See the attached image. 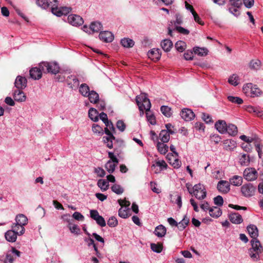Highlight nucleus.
Instances as JSON below:
<instances>
[{"label": "nucleus", "instance_id": "a18cd8bd", "mask_svg": "<svg viewBox=\"0 0 263 263\" xmlns=\"http://www.w3.org/2000/svg\"><path fill=\"white\" fill-rule=\"evenodd\" d=\"M162 113L166 117H170L172 115L171 109L167 106H162L160 108Z\"/></svg>", "mask_w": 263, "mask_h": 263}, {"label": "nucleus", "instance_id": "2eb2a0df", "mask_svg": "<svg viewBox=\"0 0 263 263\" xmlns=\"http://www.w3.org/2000/svg\"><path fill=\"white\" fill-rule=\"evenodd\" d=\"M180 116L182 119L186 121H191L195 117L193 111L190 109L184 108L180 112Z\"/></svg>", "mask_w": 263, "mask_h": 263}, {"label": "nucleus", "instance_id": "1a4fd4ad", "mask_svg": "<svg viewBox=\"0 0 263 263\" xmlns=\"http://www.w3.org/2000/svg\"><path fill=\"white\" fill-rule=\"evenodd\" d=\"M243 176L246 180L249 181H251L255 180L257 178L258 173L254 168L249 167L245 170Z\"/></svg>", "mask_w": 263, "mask_h": 263}, {"label": "nucleus", "instance_id": "cd10ccee", "mask_svg": "<svg viewBox=\"0 0 263 263\" xmlns=\"http://www.w3.org/2000/svg\"><path fill=\"white\" fill-rule=\"evenodd\" d=\"M79 91L82 96L86 97L88 95L90 90L87 84L83 83L79 86Z\"/></svg>", "mask_w": 263, "mask_h": 263}, {"label": "nucleus", "instance_id": "f704fd0d", "mask_svg": "<svg viewBox=\"0 0 263 263\" xmlns=\"http://www.w3.org/2000/svg\"><path fill=\"white\" fill-rule=\"evenodd\" d=\"M170 133L167 130H162L159 134V138L162 142L166 143L170 140Z\"/></svg>", "mask_w": 263, "mask_h": 263}, {"label": "nucleus", "instance_id": "3c124183", "mask_svg": "<svg viewBox=\"0 0 263 263\" xmlns=\"http://www.w3.org/2000/svg\"><path fill=\"white\" fill-rule=\"evenodd\" d=\"M14 261V258L12 253L10 251H8L6 253V258L4 260V263H13Z\"/></svg>", "mask_w": 263, "mask_h": 263}, {"label": "nucleus", "instance_id": "473e14b6", "mask_svg": "<svg viewBox=\"0 0 263 263\" xmlns=\"http://www.w3.org/2000/svg\"><path fill=\"white\" fill-rule=\"evenodd\" d=\"M229 135L234 136L237 134L238 130L236 125L233 124H229L227 127V132Z\"/></svg>", "mask_w": 263, "mask_h": 263}, {"label": "nucleus", "instance_id": "f8f14e48", "mask_svg": "<svg viewBox=\"0 0 263 263\" xmlns=\"http://www.w3.org/2000/svg\"><path fill=\"white\" fill-rule=\"evenodd\" d=\"M217 189L221 193L227 194L230 191V183L226 180H220L217 183Z\"/></svg>", "mask_w": 263, "mask_h": 263}, {"label": "nucleus", "instance_id": "49530a36", "mask_svg": "<svg viewBox=\"0 0 263 263\" xmlns=\"http://www.w3.org/2000/svg\"><path fill=\"white\" fill-rule=\"evenodd\" d=\"M129 210V208H123L122 206L118 212L119 216L123 218H126L128 216V211Z\"/></svg>", "mask_w": 263, "mask_h": 263}, {"label": "nucleus", "instance_id": "c9c22d12", "mask_svg": "<svg viewBox=\"0 0 263 263\" xmlns=\"http://www.w3.org/2000/svg\"><path fill=\"white\" fill-rule=\"evenodd\" d=\"M97 185L103 192L106 191L109 187L108 182L104 179H99L98 181Z\"/></svg>", "mask_w": 263, "mask_h": 263}, {"label": "nucleus", "instance_id": "052dcab7", "mask_svg": "<svg viewBox=\"0 0 263 263\" xmlns=\"http://www.w3.org/2000/svg\"><path fill=\"white\" fill-rule=\"evenodd\" d=\"M126 125L125 123L122 120H119L117 122V127L121 132H123L125 130Z\"/></svg>", "mask_w": 263, "mask_h": 263}, {"label": "nucleus", "instance_id": "7ed1b4c3", "mask_svg": "<svg viewBox=\"0 0 263 263\" xmlns=\"http://www.w3.org/2000/svg\"><path fill=\"white\" fill-rule=\"evenodd\" d=\"M186 187L190 194H193L195 197L198 200L204 199L206 196V191L204 185L201 183L195 184L193 189H191L189 186L186 184Z\"/></svg>", "mask_w": 263, "mask_h": 263}, {"label": "nucleus", "instance_id": "69168bd1", "mask_svg": "<svg viewBox=\"0 0 263 263\" xmlns=\"http://www.w3.org/2000/svg\"><path fill=\"white\" fill-rule=\"evenodd\" d=\"M68 227H69V229L70 232L72 233L78 234L80 231L79 228L78 227V226H77L76 224H74L72 226H71V224H70V225H69Z\"/></svg>", "mask_w": 263, "mask_h": 263}, {"label": "nucleus", "instance_id": "603ef678", "mask_svg": "<svg viewBox=\"0 0 263 263\" xmlns=\"http://www.w3.org/2000/svg\"><path fill=\"white\" fill-rule=\"evenodd\" d=\"M94 220L101 227H104L106 226V222L104 218L100 215L98 216Z\"/></svg>", "mask_w": 263, "mask_h": 263}, {"label": "nucleus", "instance_id": "412c9836", "mask_svg": "<svg viewBox=\"0 0 263 263\" xmlns=\"http://www.w3.org/2000/svg\"><path fill=\"white\" fill-rule=\"evenodd\" d=\"M227 124L224 120H218L215 124V127L220 134H224L227 132Z\"/></svg>", "mask_w": 263, "mask_h": 263}, {"label": "nucleus", "instance_id": "39448f33", "mask_svg": "<svg viewBox=\"0 0 263 263\" xmlns=\"http://www.w3.org/2000/svg\"><path fill=\"white\" fill-rule=\"evenodd\" d=\"M136 101L140 110L143 111L144 109L146 111H148L150 109L151 103L146 94L141 93L140 95L137 96Z\"/></svg>", "mask_w": 263, "mask_h": 263}, {"label": "nucleus", "instance_id": "5701e85b", "mask_svg": "<svg viewBox=\"0 0 263 263\" xmlns=\"http://www.w3.org/2000/svg\"><path fill=\"white\" fill-rule=\"evenodd\" d=\"M229 182L230 183V184H232L236 186H239L243 182V179L241 176L235 175L230 178Z\"/></svg>", "mask_w": 263, "mask_h": 263}, {"label": "nucleus", "instance_id": "a19ab883", "mask_svg": "<svg viewBox=\"0 0 263 263\" xmlns=\"http://www.w3.org/2000/svg\"><path fill=\"white\" fill-rule=\"evenodd\" d=\"M261 62L259 60H252L249 63V67L251 69L258 70L260 68Z\"/></svg>", "mask_w": 263, "mask_h": 263}, {"label": "nucleus", "instance_id": "680f3d73", "mask_svg": "<svg viewBox=\"0 0 263 263\" xmlns=\"http://www.w3.org/2000/svg\"><path fill=\"white\" fill-rule=\"evenodd\" d=\"M230 2L232 6L236 8H240L242 5L241 0H230Z\"/></svg>", "mask_w": 263, "mask_h": 263}, {"label": "nucleus", "instance_id": "0eeeda50", "mask_svg": "<svg viewBox=\"0 0 263 263\" xmlns=\"http://www.w3.org/2000/svg\"><path fill=\"white\" fill-rule=\"evenodd\" d=\"M104 132L106 136L103 137V141L106 144L107 147L112 148L113 147V141L118 142L119 140L116 139L113 135L114 133L109 130L108 127L106 126V127L105 128Z\"/></svg>", "mask_w": 263, "mask_h": 263}, {"label": "nucleus", "instance_id": "423d86ee", "mask_svg": "<svg viewBox=\"0 0 263 263\" xmlns=\"http://www.w3.org/2000/svg\"><path fill=\"white\" fill-rule=\"evenodd\" d=\"M108 155L109 160L105 164V167L107 171L111 174L115 171L116 167L119 163V160L113 152H108Z\"/></svg>", "mask_w": 263, "mask_h": 263}, {"label": "nucleus", "instance_id": "b1692460", "mask_svg": "<svg viewBox=\"0 0 263 263\" xmlns=\"http://www.w3.org/2000/svg\"><path fill=\"white\" fill-rule=\"evenodd\" d=\"M17 234L15 231L10 230L7 231L5 234L6 239L9 242H15L17 239Z\"/></svg>", "mask_w": 263, "mask_h": 263}, {"label": "nucleus", "instance_id": "f3484780", "mask_svg": "<svg viewBox=\"0 0 263 263\" xmlns=\"http://www.w3.org/2000/svg\"><path fill=\"white\" fill-rule=\"evenodd\" d=\"M13 96L15 101L17 102H25L26 99V96L22 89H16L14 90Z\"/></svg>", "mask_w": 263, "mask_h": 263}, {"label": "nucleus", "instance_id": "09e8293b", "mask_svg": "<svg viewBox=\"0 0 263 263\" xmlns=\"http://www.w3.org/2000/svg\"><path fill=\"white\" fill-rule=\"evenodd\" d=\"M228 99L229 101L237 104H241L243 103V100L239 97L234 96H228Z\"/></svg>", "mask_w": 263, "mask_h": 263}, {"label": "nucleus", "instance_id": "9b49d317", "mask_svg": "<svg viewBox=\"0 0 263 263\" xmlns=\"http://www.w3.org/2000/svg\"><path fill=\"white\" fill-rule=\"evenodd\" d=\"M67 21L70 24L74 26H80L84 22L83 18L80 16L76 14L68 15Z\"/></svg>", "mask_w": 263, "mask_h": 263}, {"label": "nucleus", "instance_id": "dca6fc26", "mask_svg": "<svg viewBox=\"0 0 263 263\" xmlns=\"http://www.w3.org/2000/svg\"><path fill=\"white\" fill-rule=\"evenodd\" d=\"M99 38L105 42H111L114 40V35L110 31H101L99 34Z\"/></svg>", "mask_w": 263, "mask_h": 263}, {"label": "nucleus", "instance_id": "a211bd4d", "mask_svg": "<svg viewBox=\"0 0 263 263\" xmlns=\"http://www.w3.org/2000/svg\"><path fill=\"white\" fill-rule=\"evenodd\" d=\"M147 56L152 60L157 61L161 57L160 50L158 48H153L147 52Z\"/></svg>", "mask_w": 263, "mask_h": 263}, {"label": "nucleus", "instance_id": "4468645a", "mask_svg": "<svg viewBox=\"0 0 263 263\" xmlns=\"http://www.w3.org/2000/svg\"><path fill=\"white\" fill-rule=\"evenodd\" d=\"M102 27V25L101 23L99 22H94L91 23L89 28H88L86 25L84 26L83 27V30L86 32H87L89 29L91 30L93 32H98L101 30Z\"/></svg>", "mask_w": 263, "mask_h": 263}, {"label": "nucleus", "instance_id": "2f4dec72", "mask_svg": "<svg viewBox=\"0 0 263 263\" xmlns=\"http://www.w3.org/2000/svg\"><path fill=\"white\" fill-rule=\"evenodd\" d=\"M209 214L211 216L214 218H217L221 216L222 211L219 208L214 206L210 209Z\"/></svg>", "mask_w": 263, "mask_h": 263}, {"label": "nucleus", "instance_id": "8fccbe9b", "mask_svg": "<svg viewBox=\"0 0 263 263\" xmlns=\"http://www.w3.org/2000/svg\"><path fill=\"white\" fill-rule=\"evenodd\" d=\"M94 172L97 175L98 177H103L106 174L105 171L100 167L95 168Z\"/></svg>", "mask_w": 263, "mask_h": 263}, {"label": "nucleus", "instance_id": "774afa93", "mask_svg": "<svg viewBox=\"0 0 263 263\" xmlns=\"http://www.w3.org/2000/svg\"><path fill=\"white\" fill-rule=\"evenodd\" d=\"M175 17L176 20L175 21L174 25L175 27L176 28V26H178V25H180L182 23V18L179 14H176Z\"/></svg>", "mask_w": 263, "mask_h": 263}, {"label": "nucleus", "instance_id": "58836bf2", "mask_svg": "<svg viewBox=\"0 0 263 263\" xmlns=\"http://www.w3.org/2000/svg\"><path fill=\"white\" fill-rule=\"evenodd\" d=\"M194 52L196 54L203 57L207 55L208 53V50L205 48H200L196 47L194 48Z\"/></svg>", "mask_w": 263, "mask_h": 263}, {"label": "nucleus", "instance_id": "de8ad7c7", "mask_svg": "<svg viewBox=\"0 0 263 263\" xmlns=\"http://www.w3.org/2000/svg\"><path fill=\"white\" fill-rule=\"evenodd\" d=\"M156 166H159L161 170H162L163 169H166L167 166V165L164 160H158L156 161V165L153 164L152 165V167L155 168Z\"/></svg>", "mask_w": 263, "mask_h": 263}, {"label": "nucleus", "instance_id": "7c9ffc66", "mask_svg": "<svg viewBox=\"0 0 263 263\" xmlns=\"http://www.w3.org/2000/svg\"><path fill=\"white\" fill-rule=\"evenodd\" d=\"M88 116L90 119L95 122H97L99 120L98 111L94 108H90L88 111Z\"/></svg>", "mask_w": 263, "mask_h": 263}, {"label": "nucleus", "instance_id": "338daca9", "mask_svg": "<svg viewBox=\"0 0 263 263\" xmlns=\"http://www.w3.org/2000/svg\"><path fill=\"white\" fill-rule=\"evenodd\" d=\"M118 202L121 206L123 207V206H124L125 209L128 208V206L130 204V202L127 201L125 199L124 200L119 199L118 200Z\"/></svg>", "mask_w": 263, "mask_h": 263}, {"label": "nucleus", "instance_id": "393cba45", "mask_svg": "<svg viewBox=\"0 0 263 263\" xmlns=\"http://www.w3.org/2000/svg\"><path fill=\"white\" fill-rule=\"evenodd\" d=\"M229 219L231 222L235 224H240L243 221L241 216L237 213L230 214Z\"/></svg>", "mask_w": 263, "mask_h": 263}, {"label": "nucleus", "instance_id": "ea45409f", "mask_svg": "<svg viewBox=\"0 0 263 263\" xmlns=\"http://www.w3.org/2000/svg\"><path fill=\"white\" fill-rule=\"evenodd\" d=\"M239 81V78L236 74H232V76H231L229 77V78L228 79V82L231 85L235 86L238 85Z\"/></svg>", "mask_w": 263, "mask_h": 263}, {"label": "nucleus", "instance_id": "c03bdc74", "mask_svg": "<svg viewBox=\"0 0 263 263\" xmlns=\"http://www.w3.org/2000/svg\"><path fill=\"white\" fill-rule=\"evenodd\" d=\"M111 189L112 192L118 195L122 194L124 192L123 188L121 185L117 184L113 185Z\"/></svg>", "mask_w": 263, "mask_h": 263}, {"label": "nucleus", "instance_id": "ddd939ff", "mask_svg": "<svg viewBox=\"0 0 263 263\" xmlns=\"http://www.w3.org/2000/svg\"><path fill=\"white\" fill-rule=\"evenodd\" d=\"M14 85L18 89H23L27 86V80L25 77L18 76L15 79Z\"/></svg>", "mask_w": 263, "mask_h": 263}, {"label": "nucleus", "instance_id": "bf43d9fd", "mask_svg": "<svg viewBox=\"0 0 263 263\" xmlns=\"http://www.w3.org/2000/svg\"><path fill=\"white\" fill-rule=\"evenodd\" d=\"M176 30H177L179 33L186 35L189 34L190 31L186 29H185L181 26H176Z\"/></svg>", "mask_w": 263, "mask_h": 263}, {"label": "nucleus", "instance_id": "13d9d810", "mask_svg": "<svg viewBox=\"0 0 263 263\" xmlns=\"http://www.w3.org/2000/svg\"><path fill=\"white\" fill-rule=\"evenodd\" d=\"M146 117L147 121L152 125H155L156 123L155 116L153 114H149L146 113Z\"/></svg>", "mask_w": 263, "mask_h": 263}, {"label": "nucleus", "instance_id": "a878e982", "mask_svg": "<svg viewBox=\"0 0 263 263\" xmlns=\"http://www.w3.org/2000/svg\"><path fill=\"white\" fill-rule=\"evenodd\" d=\"M173 46L172 42L168 39H164L161 43V46L165 52L170 51Z\"/></svg>", "mask_w": 263, "mask_h": 263}, {"label": "nucleus", "instance_id": "bb28decb", "mask_svg": "<svg viewBox=\"0 0 263 263\" xmlns=\"http://www.w3.org/2000/svg\"><path fill=\"white\" fill-rule=\"evenodd\" d=\"M166 228L162 224L157 226L154 231L155 234L159 237H162L164 236L166 234Z\"/></svg>", "mask_w": 263, "mask_h": 263}, {"label": "nucleus", "instance_id": "864d4df0", "mask_svg": "<svg viewBox=\"0 0 263 263\" xmlns=\"http://www.w3.org/2000/svg\"><path fill=\"white\" fill-rule=\"evenodd\" d=\"M107 224L110 227H115L118 224V220L115 217H111L107 221Z\"/></svg>", "mask_w": 263, "mask_h": 263}, {"label": "nucleus", "instance_id": "c85d7f7f", "mask_svg": "<svg viewBox=\"0 0 263 263\" xmlns=\"http://www.w3.org/2000/svg\"><path fill=\"white\" fill-rule=\"evenodd\" d=\"M86 97L88 98L90 103L94 104L97 103L99 99L98 93L94 90H91Z\"/></svg>", "mask_w": 263, "mask_h": 263}, {"label": "nucleus", "instance_id": "4d7b16f0", "mask_svg": "<svg viewBox=\"0 0 263 263\" xmlns=\"http://www.w3.org/2000/svg\"><path fill=\"white\" fill-rule=\"evenodd\" d=\"M214 204L218 206H222L223 203V199L222 196L218 195L214 198Z\"/></svg>", "mask_w": 263, "mask_h": 263}, {"label": "nucleus", "instance_id": "f03ea898", "mask_svg": "<svg viewBox=\"0 0 263 263\" xmlns=\"http://www.w3.org/2000/svg\"><path fill=\"white\" fill-rule=\"evenodd\" d=\"M53 2L51 0L47 1L46 0H37V5L43 9H47L48 8H51L52 13L58 16H61L62 15H65L69 12V9L65 8H62V9H59L58 7V4L57 6H53Z\"/></svg>", "mask_w": 263, "mask_h": 263}, {"label": "nucleus", "instance_id": "4c0bfd02", "mask_svg": "<svg viewBox=\"0 0 263 263\" xmlns=\"http://www.w3.org/2000/svg\"><path fill=\"white\" fill-rule=\"evenodd\" d=\"M122 45L126 48H130L134 45V41L129 38H124L121 40Z\"/></svg>", "mask_w": 263, "mask_h": 263}, {"label": "nucleus", "instance_id": "37998d69", "mask_svg": "<svg viewBox=\"0 0 263 263\" xmlns=\"http://www.w3.org/2000/svg\"><path fill=\"white\" fill-rule=\"evenodd\" d=\"M175 48L179 52H182L185 48L186 43L182 41H177L175 45Z\"/></svg>", "mask_w": 263, "mask_h": 263}, {"label": "nucleus", "instance_id": "e433bc0d", "mask_svg": "<svg viewBox=\"0 0 263 263\" xmlns=\"http://www.w3.org/2000/svg\"><path fill=\"white\" fill-rule=\"evenodd\" d=\"M189 218L186 216H184L183 219L179 222H178V228L180 231L183 230L189 223Z\"/></svg>", "mask_w": 263, "mask_h": 263}, {"label": "nucleus", "instance_id": "f257e3e1", "mask_svg": "<svg viewBox=\"0 0 263 263\" xmlns=\"http://www.w3.org/2000/svg\"><path fill=\"white\" fill-rule=\"evenodd\" d=\"M247 230L252 238L251 241L252 247L249 249L248 254L253 261H257L259 259L260 255L263 252V248L257 239L258 236V229L255 225L250 224L247 227Z\"/></svg>", "mask_w": 263, "mask_h": 263}, {"label": "nucleus", "instance_id": "6e6552de", "mask_svg": "<svg viewBox=\"0 0 263 263\" xmlns=\"http://www.w3.org/2000/svg\"><path fill=\"white\" fill-rule=\"evenodd\" d=\"M256 189L255 186L252 183H246L241 186V193L242 196L248 198L254 195Z\"/></svg>", "mask_w": 263, "mask_h": 263}, {"label": "nucleus", "instance_id": "c756f323", "mask_svg": "<svg viewBox=\"0 0 263 263\" xmlns=\"http://www.w3.org/2000/svg\"><path fill=\"white\" fill-rule=\"evenodd\" d=\"M158 152L162 155L165 154L168 149V146L163 142H158L157 144Z\"/></svg>", "mask_w": 263, "mask_h": 263}, {"label": "nucleus", "instance_id": "e2e57ef3", "mask_svg": "<svg viewBox=\"0 0 263 263\" xmlns=\"http://www.w3.org/2000/svg\"><path fill=\"white\" fill-rule=\"evenodd\" d=\"M255 146L258 153L259 157L261 158L263 155V145L260 146L259 144L256 143Z\"/></svg>", "mask_w": 263, "mask_h": 263}, {"label": "nucleus", "instance_id": "aec40b11", "mask_svg": "<svg viewBox=\"0 0 263 263\" xmlns=\"http://www.w3.org/2000/svg\"><path fill=\"white\" fill-rule=\"evenodd\" d=\"M67 84L71 89L78 88L79 86V81L74 76H69L67 80Z\"/></svg>", "mask_w": 263, "mask_h": 263}, {"label": "nucleus", "instance_id": "5fc2aeb1", "mask_svg": "<svg viewBox=\"0 0 263 263\" xmlns=\"http://www.w3.org/2000/svg\"><path fill=\"white\" fill-rule=\"evenodd\" d=\"M92 130L95 134H103V129L99 125L93 124L92 126Z\"/></svg>", "mask_w": 263, "mask_h": 263}, {"label": "nucleus", "instance_id": "72a5a7b5", "mask_svg": "<svg viewBox=\"0 0 263 263\" xmlns=\"http://www.w3.org/2000/svg\"><path fill=\"white\" fill-rule=\"evenodd\" d=\"M239 163L242 166H248L249 165L250 160L249 155H247L245 154H242L240 155L239 157Z\"/></svg>", "mask_w": 263, "mask_h": 263}, {"label": "nucleus", "instance_id": "6ab92c4d", "mask_svg": "<svg viewBox=\"0 0 263 263\" xmlns=\"http://www.w3.org/2000/svg\"><path fill=\"white\" fill-rule=\"evenodd\" d=\"M42 70L40 67H34L30 70V77L34 80H39L42 76Z\"/></svg>", "mask_w": 263, "mask_h": 263}, {"label": "nucleus", "instance_id": "20e7f679", "mask_svg": "<svg viewBox=\"0 0 263 263\" xmlns=\"http://www.w3.org/2000/svg\"><path fill=\"white\" fill-rule=\"evenodd\" d=\"M39 66L44 72L51 73L52 74H56L59 72L60 67L59 64L55 62H44L40 64Z\"/></svg>", "mask_w": 263, "mask_h": 263}, {"label": "nucleus", "instance_id": "6e6d98bb", "mask_svg": "<svg viewBox=\"0 0 263 263\" xmlns=\"http://www.w3.org/2000/svg\"><path fill=\"white\" fill-rule=\"evenodd\" d=\"M178 157L175 156V158L173 160V161H171V164L175 168H179L181 165V161L177 158Z\"/></svg>", "mask_w": 263, "mask_h": 263}, {"label": "nucleus", "instance_id": "0e129e2a", "mask_svg": "<svg viewBox=\"0 0 263 263\" xmlns=\"http://www.w3.org/2000/svg\"><path fill=\"white\" fill-rule=\"evenodd\" d=\"M72 217L73 218L77 220L83 221L84 219V216L78 212H74L72 215Z\"/></svg>", "mask_w": 263, "mask_h": 263}, {"label": "nucleus", "instance_id": "9d476101", "mask_svg": "<svg viewBox=\"0 0 263 263\" xmlns=\"http://www.w3.org/2000/svg\"><path fill=\"white\" fill-rule=\"evenodd\" d=\"M15 223L17 226H21L20 235H23L25 232L24 226L27 224L28 219L24 214H18L15 217Z\"/></svg>", "mask_w": 263, "mask_h": 263}, {"label": "nucleus", "instance_id": "4be33fe9", "mask_svg": "<svg viewBox=\"0 0 263 263\" xmlns=\"http://www.w3.org/2000/svg\"><path fill=\"white\" fill-rule=\"evenodd\" d=\"M224 149L227 151H233L236 147V142L231 139H227L223 141Z\"/></svg>", "mask_w": 263, "mask_h": 263}, {"label": "nucleus", "instance_id": "79ce46f5", "mask_svg": "<svg viewBox=\"0 0 263 263\" xmlns=\"http://www.w3.org/2000/svg\"><path fill=\"white\" fill-rule=\"evenodd\" d=\"M151 248L154 252L159 253L162 251L163 246L161 243H152L151 244Z\"/></svg>", "mask_w": 263, "mask_h": 263}]
</instances>
